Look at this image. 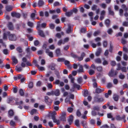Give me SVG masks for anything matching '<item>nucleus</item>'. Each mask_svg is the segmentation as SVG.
Instances as JSON below:
<instances>
[{
	"label": "nucleus",
	"instance_id": "c85d7f7f",
	"mask_svg": "<svg viewBox=\"0 0 128 128\" xmlns=\"http://www.w3.org/2000/svg\"><path fill=\"white\" fill-rule=\"evenodd\" d=\"M83 103L85 106H87V107L89 108L90 107V105L88 104V102L86 101H84L83 102Z\"/></svg>",
	"mask_w": 128,
	"mask_h": 128
},
{
	"label": "nucleus",
	"instance_id": "ddd939ff",
	"mask_svg": "<svg viewBox=\"0 0 128 128\" xmlns=\"http://www.w3.org/2000/svg\"><path fill=\"white\" fill-rule=\"evenodd\" d=\"M5 8L6 11H10L12 10V8L10 6H6L5 7Z\"/></svg>",
	"mask_w": 128,
	"mask_h": 128
},
{
	"label": "nucleus",
	"instance_id": "bb28decb",
	"mask_svg": "<svg viewBox=\"0 0 128 128\" xmlns=\"http://www.w3.org/2000/svg\"><path fill=\"white\" fill-rule=\"evenodd\" d=\"M55 65L54 64H52L50 66V68L52 70H54L55 69Z\"/></svg>",
	"mask_w": 128,
	"mask_h": 128
},
{
	"label": "nucleus",
	"instance_id": "7ed1b4c3",
	"mask_svg": "<svg viewBox=\"0 0 128 128\" xmlns=\"http://www.w3.org/2000/svg\"><path fill=\"white\" fill-rule=\"evenodd\" d=\"M45 101L46 103L48 104L52 102V101L50 100V99H49L48 97L46 96L45 97Z\"/></svg>",
	"mask_w": 128,
	"mask_h": 128
},
{
	"label": "nucleus",
	"instance_id": "c03bdc74",
	"mask_svg": "<svg viewBox=\"0 0 128 128\" xmlns=\"http://www.w3.org/2000/svg\"><path fill=\"white\" fill-rule=\"evenodd\" d=\"M122 71L124 72H126V67H122L121 68V70Z\"/></svg>",
	"mask_w": 128,
	"mask_h": 128
},
{
	"label": "nucleus",
	"instance_id": "72a5a7b5",
	"mask_svg": "<svg viewBox=\"0 0 128 128\" xmlns=\"http://www.w3.org/2000/svg\"><path fill=\"white\" fill-rule=\"evenodd\" d=\"M117 68L116 69L117 70H121V68L122 67L121 66L120 64V63H118L117 65Z\"/></svg>",
	"mask_w": 128,
	"mask_h": 128
},
{
	"label": "nucleus",
	"instance_id": "b1692460",
	"mask_svg": "<svg viewBox=\"0 0 128 128\" xmlns=\"http://www.w3.org/2000/svg\"><path fill=\"white\" fill-rule=\"evenodd\" d=\"M73 86L74 88H76L78 90H79L80 88V86L79 85L77 84H73Z\"/></svg>",
	"mask_w": 128,
	"mask_h": 128
},
{
	"label": "nucleus",
	"instance_id": "37998d69",
	"mask_svg": "<svg viewBox=\"0 0 128 128\" xmlns=\"http://www.w3.org/2000/svg\"><path fill=\"white\" fill-rule=\"evenodd\" d=\"M3 52L5 54H6L9 53V52L7 49H4L3 50Z\"/></svg>",
	"mask_w": 128,
	"mask_h": 128
},
{
	"label": "nucleus",
	"instance_id": "13d9d810",
	"mask_svg": "<svg viewBox=\"0 0 128 128\" xmlns=\"http://www.w3.org/2000/svg\"><path fill=\"white\" fill-rule=\"evenodd\" d=\"M97 6L96 5H93L92 7V10H96Z\"/></svg>",
	"mask_w": 128,
	"mask_h": 128
},
{
	"label": "nucleus",
	"instance_id": "a18cd8bd",
	"mask_svg": "<svg viewBox=\"0 0 128 128\" xmlns=\"http://www.w3.org/2000/svg\"><path fill=\"white\" fill-rule=\"evenodd\" d=\"M17 50L20 53L22 52V48L20 47H18L16 48Z\"/></svg>",
	"mask_w": 128,
	"mask_h": 128
},
{
	"label": "nucleus",
	"instance_id": "864d4df0",
	"mask_svg": "<svg viewBox=\"0 0 128 128\" xmlns=\"http://www.w3.org/2000/svg\"><path fill=\"white\" fill-rule=\"evenodd\" d=\"M50 27V28L52 29H54V25L52 24H50L49 25Z\"/></svg>",
	"mask_w": 128,
	"mask_h": 128
},
{
	"label": "nucleus",
	"instance_id": "dca6fc26",
	"mask_svg": "<svg viewBox=\"0 0 128 128\" xmlns=\"http://www.w3.org/2000/svg\"><path fill=\"white\" fill-rule=\"evenodd\" d=\"M122 8L124 9V10L126 11L128 9V6H126L125 4H122L121 6Z\"/></svg>",
	"mask_w": 128,
	"mask_h": 128
},
{
	"label": "nucleus",
	"instance_id": "9b49d317",
	"mask_svg": "<svg viewBox=\"0 0 128 128\" xmlns=\"http://www.w3.org/2000/svg\"><path fill=\"white\" fill-rule=\"evenodd\" d=\"M125 118V116L124 115L122 116V117H120L119 116H117L116 118V120H120L122 119H124Z\"/></svg>",
	"mask_w": 128,
	"mask_h": 128
},
{
	"label": "nucleus",
	"instance_id": "f8f14e48",
	"mask_svg": "<svg viewBox=\"0 0 128 128\" xmlns=\"http://www.w3.org/2000/svg\"><path fill=\"white\" fill-rule=\"evenodd\" d=\"M95 100L97 102H102L103 101L104 99H103L102 98H94Z\"/></svg>",
	"mask_w": 128,
	"mask_h": 128
},
{
	"label": "nucleus",
	"instance_id": "680f3d73",
	"mask_svg": "<svg viewBox=\"0 0 128 128\" xmlns=\"http://www.w3.org/2000/svg\"><path fill=\"white\" fill-rule=\"evenodd\" d=\"M97 120H98V121L97 122V124L98 125L100 126L101 124V120H99V118H97Z\"/></svg>",
	"mask_w": 128,
	"mask_h": 128
},
{
	"label": "nucleus",
	"instance_id": "f257e3e1",
	"mask_svg": "<svg viewBox=\"0 0 128 128\" xmlns=\"http://www.w3.org/2000/svg\"><path fill=\"white\" fill-rule=\"evenodd\" d=\"M118 73L117 71H114L113 69H112L108 73V75L110 76L113 77L117 75Z\"/></svg>",
	"mask_w": 128,
	"mask_h": 128
},
{
	"label": "nucleus",
	"instance_id": "052dcab7",
	"mask_svg": "<svg viewBox=\"0 0 128 128\" xmlns=\"http://www.w3.org/2000/svg\"><path fill=\"white\" fill-rule=\"evenodd\" d=\"M76 114L77 116H80L81 115V113L79 110H77Z\"/></svg>",
	"mask_w": 128,
	"mask_h": 128
},
{
	"label": "nucleus",
	"instance_id": "0eeeda50",
	"mask_svg": "<svg viewBox=\"0 0 128 128\" xmlns=\"http://www.w3.org/2000/svg\"><path fill=\"white\" fill-rule=\"evenodd\" d=\"M73 120V116L72 115H70L69 116V118L68 120V121L70 125L71 124Z\"/></svg>",
	"mask_w": 128,
	"mask_h": 128
},
{
	"label": "nucleus",
	"instance_id": "e2e57ef3",
	"mask_svg": "<svg viewBox=\"0 0 128 128\" xmlns=\"http://www.w3.org/2000/svg\"><path fill=\"white\" fill-rule=\"evenodd\" d=\"M26 62H22L21 64V66L22 67H24L26 65Z\"/></svg>",
	"mask_w": 128,
	"mask_h": 128
},
{
	"label": "nucleus",
	"instance_id": "338daca9",
	"mask_svg": "<svg viewBox=\"0 0 128 128\" xmlns=\"http://www.w3.org/2000/svg\"><path fill=\"white\" fill-rule=\"evenodd\" d=\"M121 42L123 44H126V40L124 39H122Z\"/></svg>",
	"mask_w": 128,
	"mask_h": 128
},
{
	"label": "nucleus",
	"instance_id": "f704fd0d",
	"mask_svg": "<svg viewBox=\"0 0 128 128\" xmlns=\"http://www.w3.org/2000/svg\"><path fill=\"white\" fill-rule=\"evenodd\" d=\"M65 102H68L70 104H71L72 102L70 101V98H66L65 100Z\"/></svg>",
	"mask_w": 128,
	"mask_h": 128
},
{
	"label": "nucleus",
	"instance_id": "8fccbe9b",
	"mask_svg": "<svg viewBox=\"0 0 128 128\" xmlns=\"http://www.w3.org/2000/svg\"><path fill=\"white\" fill-rule=\"evenodd\" d=\"M97 70L99 71H101L102 70V67L101 66H98L96 68Z\"/></svg>",
	"mask_w": 128,
	"mask_h": 128
},
{
	"label": "nucleus",
	"instance_id": "4468645a",
	"mask_svg": "<svg viewBox=\"0 0 128 128\" xmlns=\"http://www.w3.org/2000/svg\"><path fill=\"white\" fill-rule=\"evenodd\" d=\"M52 118L54 122L56 123L57 124H60V121L56 119L54 116H52Z\"/></svg>",
	"mask_w": 128,
	"mask_h": 128
},
{
	"label": "nucleus",
	"instance_id": "393cba45",
	"mask_svg": "<svg viewBox=\"0 0 128 128\" xmlns=\"http://www.w3.org/2000/svg\"><path fill=\"white\" fill-rule=\"evenodd\" d=\"M64 44V42L63 40H59L58 42V46H60L62 44Z\"/></svg>",
	"mask_w": 128,
	"mask_h": 128
},
{
	"label": "nucleus",
	"instance_id": "412c9836",
	"mask_svg": "<svg viewBox=\"0 0 128 128\" xmlns=\"http://www.w3.org/2000/svg\"><path fill=\"white\" fill-rule=\"evenodd\" d=\"M78 71L79 72H84L82 67V65H79V69Z\"/></svg>",
	"mask_w": 128,
	"mask_h": 128
},
{
	"label": "nucleus",
	"instance_id": "5701e85b",
	"mask_svg": "<svg viewBox=\"0 0 128 128\" xmlns=\"http://www.w3.org/2000/svg\"><path fill=\"white\" fill-rule=\"evenodd\" d=\"M72 11L71 10L69 12H67L66 13V15L68 16H70L72 15Z\"/></svg>",
	"mask_w": 128,
	"mask_h": 128
},
{
	"label": "nucleus",
	"instance_id": "2eb2a0df",
	"mask_svg": "<svg viewBox=\"0 0 128 128\" xmlns=\"http://www.w3.org/2000/svg\"><path fill=\"white\" fill-rule=\"evenodd\" d=\"M102 52V49H101L99 48L98 49V50L97 52H96V55L97 56H99L100 54V52Z\"/></svg>",
	"mask_w": 128,
	"mask_h": 128
},
{
	"label": "nucleus",
	"instance_id": "3c124183",
	"mask_svg": "<svg viewBox=\"0 0 128 128\" xmlns=\"http://www.w3.org/2000/svg\"><path fill=\"white\" fill-rule=\"evenodd\" d=\"M27 36L30 41H32L33 40V38L32 37L30 36L29 35H27Z\"/></svg>",
	"mask_w": 128,
	"mask_h": 128
},
{
	"label": "nucleus",
	"instance_id": "aec40b11",
	"mask_svg": "<svg viewBox=\"0 0 128 128\" xmlns=\"http://www.w3.org/2000/svg\"><path fill=\"white\" fill-rule=\"evenodd\" d=\"M85 54L84 53H82V54L81 56L80 57L78 58V59L79 60L81 61L82 60L83 58V57L85 56Z\"/></svg>",
	"mask_w": 128,
	"mask_h": 128
},
{
	"label": "nucleus",
	"instance_id": "6ab92c4d",
	"mask_svg": "<svg viewBox=\"0 0 128 128\" xmlns=\"http://www.w3.org/2000/svg\"><path fill=\"white\" fill-rule=\"evenodd\" d=\"M44 4V2L42 1L41 0H39L38 3V6L39 7H40L42 6Z\"/></svg>",
	"mask_w": 128,
	"mask_h": 128
},
{
	"label": "nucleus",
	"instance_id": "0e129e2a",
	"mask_svg": "<svg viewBox=\"0 0 128 128\" xmlns=\"http://www.w3.org/2000/svg\"><path fill=\"white\" fill-rule=\"evenodd\" d=\"M120 14V16H122L123 14V10L122 9H120L119 10Z\"/></svg>",
	"mask_w": 128,
	"mask_h": 128
},
{
	"label": "nucleus",
	"instance_id": "7c9ffc66",
	"mask_svg": "<svg viewBox=\"0 0 128 128\" xmlns=\"http://www.w3.org/2000/svg\"><path fill=\"white\" fill-rule=\"evenodd\" d=\"M113 98L115 101H117L118 99V96L116 95H114L113 96Z\"/></svg>",
	"mask_w": 128,
	"mask_h": 128
},
{
	"label": "nucleus",
	"instance_id": "09e8293b",
	"mask_svg": "<svg viewBox=\"0 0 128 128\" xmlns=\"http://www.w3.org/2000/svg\"><path fill=\"white\" fill-rule=\"evenodd\" d=\"M55 47L54 45L52 44L49 47L50 49L52 50H54L55 49Z\"/></svg>",
	"mask_w": 128,
	"mask_h": 128
},
{
	"label": "nucleus",
	"instance_id": "5fc2aeb1",
	"mask_svg": "<svg viewBox=\"0 0 128 128\" xmlns=\"http://www.w3.org/2000/svg\"><path fill=\"white\" fill-rule=\"evenodd\" d=\"M67 110L68 112H72L73 110V109L72 108L70 107L68 108L67 109Z\"/></svg>",
	"mask_w": 128,
	"mask_h": 128
},
{
	"label": "nucleus",
	"instance_id": "473e14b6",
	"mask_svg": "<svg viewBox=\"0 0 128 128\" xmlns=\"http://www.w3.org/2000/svg\"><path fill=\"white\" fill-rule=\"evenodd\" d=\"M110 20L108 19H107L105 22V23L107 26H109L110 24Z\"/></svg>",
	"mask_w": 128,
	"mask_h": 128
},
{
	"label": "nucleus",
	"instance_id": "c756f323",
	"mask_svg": "<svg viewBox=\"0 0 128 128\" xmlns=\"http://www.w3.org/2000/svg\"><path fill=\"white\" fill-rule=\"evenodd\" d=\"M94 71L93 70L90 69L89 70V74L90 75L94 74Z\"/></svg>",
	"mask_w": 128,
	"mask_h": 128
},
{
	"label": "nucleus",
	"instance_id": "58836bf2",
	"mask_svg": "<svg viewBox=\"0 0 128 128\" xmlns=\"http://www.w3.org/2000/svg\"><path fill=\"white\" fill-rule=\"evenodd\" d=\"M123 58L124 60H127L128 59V57L126 54H124L123 55Z\"/></svg>",
	"mask_w": 128,
	"mask_h": 128
},
{
	"label": "nucleus",
	"instance_id": "20e7f679",
	"mask_svg": "<svg viewBox=\"0 0 128 128\" xmlns=\"http://www.w3.org/2000/svg\"><path fill=\"white\" fill-rule=\"evenodd\" d=\"M46 52L47 54H48L51 58L53 57V54L52 52H50V50L48 49H46Z\"/></svg>",
	"mask_w": 128,
	"mask_h": 128
},
{
	"label": "nucleus",
	"instance_id": "49530a36",
	"mask_svg": "<svg viewBox=\"0 0 128 128\" xmlns=\"http://www.w3.org/2000/svg\"><path fill=\"white\" fill-rule=\"evenodd\" d=\"M19 93L20 95L21 96H22L24 95V91L22 89H20L19 90Z\"/></svg>",
	"mask_w": 128,
	"mask_h": 128
},
{
	"label": "nucleus",
	"instance_id": "4d7b16f0",
	"mask_svg": "<svg viewBox=\"0 0 128 128\" xmlns=\"http://www.w3.org/2000/svg\"><path fill=\"white\" fill-rule=\"evenodd\" d=\"M112 32V29L111 28L109 29L107 31L108 33L109 34H111Z\"/></svg>",
	"mask_w": 128,
	"mask_h": 128
},
{
	"label": "nucleus",
	"instance_id": "a878e982",
	"mask_svg": "<svg viewBox=\"0 0 128 128\" xmlns=\"http://www.w3.org/2000/svg\"><path fill=\"white\" fill-rule=\"evenodd\" d=\"M100 109L99 107L98 106H94L93 108V110H94L98 111Z\"/></svg>",
	"mask_w": 128,
	"mask_h": 128
},
{
	"label": "nucleus",
	"instance_id": "6e6d98bb",
	"mask_svg": "<svg viewBox=\"0 0 128 128\" xmlns=\"http://www.w3.org/2000/svg\"><path fill=\"white\" fill-rule=\"evenodd\" d=\"M88 92L87 90H86L84 91V96H88Z\"/></svg>",
	"mask_w": 128,
	"mask_h": 128
},
{
	"label": "nucleus",
	"instance_id": "9d476101",
	"mask_svg": "<svg viewBox=\"0 0 128 128\" xmlns=\"http://www.w3.org/2000/svg\"><path fill=\"white\" fill-rule=\"evenodd\" d=\"M8 25V28L10 30H12L13 29V25L11 22H9Z\"/></svg>",
	"mask_w": 128,
	"mask_h": 128
},
{
	"label": "nucleus",
	"instance_id": "774afa93",
	"mask_svg": "<svg viewBox=\"0 0 128 128\" xmlns=\"http://www.w3.org/2000/svg\"><path fill=\"white\" fill-rule=\"evenodd\" d=\"M28 26L30 27H32L33 25V24L32 23L29 22H28Z\"/></svg>",
	"mask_w": 128,
	"mask_h": 128
},
{
	"label": "nucleus",
	"instance_id": "f03ea898",
	"mask_svg": "<svg viewBox=\"0 0 128 128\" xmlns=\"http://www.w3.org/2000/svg\"><path fill=\"white\" fill-rule=\"evenodd\" d=\"M9 40L12 41H15L16 40V38L14 34H10L9 36Z\"/></svg>",
	"mask_w": 128,
	"mask_h": 128
},
{
	"label": "nucleus",
	"instance_id": "69168bd1",
	"mask_svg": "<svg viewBox=\"0 0 128 128\" xmlns=\"http://www.w3.org/2000/svg\"><path fill=\"white\" fill-rule=\"evenodd\" d=\"M101 128H109V126L107 125H103L100 127Z\"/></svg>",
	"mask_w": 128,
	"mask_h": 128
},
{
	"label": "nucleus",
	"instance_id": "603ef678",
	"mask_svg": "<svg viewBox=\"0 0 128 128\" xmlns=\"http://www.w3.org/2000/svg\"><path fill=\"white\" fill-rule=\"evenodd\" d=\"M95 61L96 63H101V60L100 58H98L96 59Z\"/></svg>",
	"mask_w": 128,
	"mask_h": 128
},
{
	"label": "nucleus",
	"instance_id": "79ce46f5",
	"mask_svg": "<svg viewBox=\"0 0 128 128\" xmlns=\"http://www.w3.org/2000/svg\"><path fill=\"white\" fill-rule=\"evenodd\" d=\"M123 26H128V22H124L122 23Z\"/></svg>",
	"mask_w": 128,
	"mask_h": 128
},
{
	"label": "nucleus",
	"instance_id": "423d86ee",
	"mask_svg": "<svg viewBox=\"0 0 128 128\" xmlns=\"http://www.w3.org/2000/svg\"><path fill=\"white\" fill-rule=\"evenodd\" d=\"M12 58L13 61V64L15 65L18 62V60L15 57L13 56L12 57Z\"/></svg>",
	"mask_w": 128,
	"mask_h": 128
},
{
	"label": "nucleus",
	"instance_id": "4c0bfd02",
	"mask_svg": "<svg viewBox=\"0 0 128 128\" xmlns=\"http://www.w3.org/2000/svg\"><path fill=\"white\" fill-rule=\"evenodd\" d=\"M36 110L35 109H33L30 112V114L32 115H33L34 114L36 113Z\"/></svg>",
	"mask_w": 128,
	"mask_h": 128
},
{
	"label": "nucleus",
	"instance_id": "c9c22d12",
	"mask_svg": "<svg viewBox=\"0 0 128 128\" xmlns=\"http://www.w3.org/2000/svg\"><path fill=\"white\" fill-rule=\"evenodd\" d=\"M68 26V28L66 30V32L67 33H69L72 31V29L69 26Z\"/></svg>",
	"mask_w": 128,
	"mask_h": 128
},
{
	"label": "nucleus",
	"instance_id": "2f4dec72",
	"mask_svg": "<svg viewBox=\"0 0 128 128\" xmlns=\"http://www.w3.org/2000/svg\"><path fill=\"white\" fill-rule=\"evenodd\" d=\"M64 63L66 65H68V67L70 68V62L68 60H65L64 62Z\"/></svg>",
	"mask_w": 128,
	"mask_h": 128
},
{
	"label": "nucleus",
	"instance_id": "bf43d9fd",
	"mask_svg": "<svg viewBox=\"0 0 128 128\" xmlns=\"http://www.w3.org/2000/svg\"><path fill=\"white\" fill-rule=\"evenodd\" d=\"M29 87L30 88H31L33 86V83L32 82H30L28 85Z\"/></svg>",
	"mask_w": 128,
	"mask_h": 128
},
{
	"label": "nucleus",
	"instance_id": "6e6552de",
	"mask_svg": "<svg viewBox=\"0 0 128 128\" xmlns=\"http://www.w3.org/2000/svg\"><path fill=\"white\" fill-rule=\"evenodd\" d=\"M104 91V89L103 88H97L96 89V92L98 93H100Z\"/></svg>",
	"mask_w": 128,
	"mask_h": 128
},
{
	"label": "nucleus",
	"instance_id": "a19ab883",
	"mask_svg": "<svg viewBox=\"0 0 128 128\" xmlns=\"http://www.w3.org/2000/svg\"><path fill=\"white\" fill-rule=\"evenodd\" d=\"M9 115L10 116H13L14 114V112L12 110H10L8 112Z\"/></svg>",
	"mask_w": 128,
	"mask_h": 128
},
{
	"label": "nucleus",
	"instance_id": "f3484780",
	"mask_svg": "<svg viewBox=\"0 0 128 128\" xmlns=\"http://www.w3.org/2000/svg\"><path fill=\"white\" fill-rule=\"evenodd\" d=\"M54 94L56 96H58L60 95V92L58 90H57L55 91H54Z\"/></svg>",
	"mask_w": 128,
	"mask_h": 128
},
{
	"label": "nucleus",
	"instance_id": "1a4fd4ad",
	"mask_svg": "<svg viewBox=\"0 0 128 128\" xmlns=\"http://www.w3.org/2000/svg\"><path fill=\"white\" fill-rule=\"evenodd\" d=\"M11 15L12 16H14L17 18H19L20 16V15L19 13H11Z\"/></svg>",
	"mask_w": 128,
	"mask_h": 128
},
{
	"label": "nucleus",
	"instance_id": "cd10ccee",
	"mask_svg": "<svg viewBox=\"0 0 128 128\" xmlns=\"http://www.w3.org/2000/svg\"><path fill=\"white\" fill-rule=\"evenodd\" d=\"M38 33L39 34V35H40L41 36L44 37V35L43 33V32L42 31V30H39L38 32Z\"/></svg>",
	"mask_w": 128,
	"mask_h": 128
},
{
	"label": "nucleus",
	"instance_id": "e433bc0d",
	"mask_svg": "<svg viewBox=\"0 0 128 128\" xmlns=\"http://www.w3.org/2000/svg\"><path fill=\"white\" fill-rule=\"evenodd\" d=\"M108 10L110 14L112 15H114V13L113 11H112L110 8H108Z\"/></svg>",
	"mask_w": 128,
	"mask_h": 128
},
{
	"label": "nucleus",
	"instance_id": "ea45409f",
	"mask_svg": "<svg viewBox=\"0 0 128 128\" xmlns=\"http://www.w3.org/2000/svg\"><path fill=\"white\" fill-rule=\"evenodd\" d=\"M36 66H38V68L41 71H42V70H44V68L43 67H39V65H36Z\"/></svg>",
	"mask_w": 128,
	"mask_h": 128
},
{
	"label": "nucleus",
	"instance_id": "4be33fe9",
	"mask_svg": "<svg viewBox=\"0 0 128 128\" xmlns=\"http://www.w3.org/2000/svg\"><path fill=\"white\" fill-rule=\"evenodd\" d=\"M22 68L21 67L16 66V70L18 72H20L22 71Z\"/></svg>",
	"mask_w": 128,
	"mask_h": 128
},
{
	"label": "nucleus",
	"instance_id": "a211bd4d",
	"mask_svg": "<svg viewBox=\"0 0 128 128\" xmlns=\"http://www.w3.org/2000/svg\"><path fill=\"white\" fill-rule=\"evenodd\" d=\"M56 52L57 56H58L61 55L60 50L59 48H58L56 50Z\"/></svg>",
	"mask_w": 128,
	"mask_h": 128
},
{
	"label": "nucleus",
	"instance_id": "de8ad7c7",
	"mask_svg": "<svg viewBox=\"0 0 128 128\" xmlns=\"http://www.w3.org/2000/svg\"><path fill=\"white\" fill-rule=\"evenodd\" d=\"M39 44V42L38 41L36 40L34 42V44L36 46H38Z\"/></svg>",
	"mask_w": 128,
	"mask_h": 128
},
{
	"label": "nucleus",
	"instance_id": "39448f33",
	"mask_svg": "<svg viewBox=\"0 0 128 128\" xmlns=\"http://www.w3.org/2000/svg\"><path fill=\"white\" fill-rule=\"evenodd\" d=\"M10 34V32H5L4 33L3 38L4 39H6L7 38V36H9Z\"/></svg>",
	"mask_w": 128,
	"mask_h": 128
}]
</instances>
